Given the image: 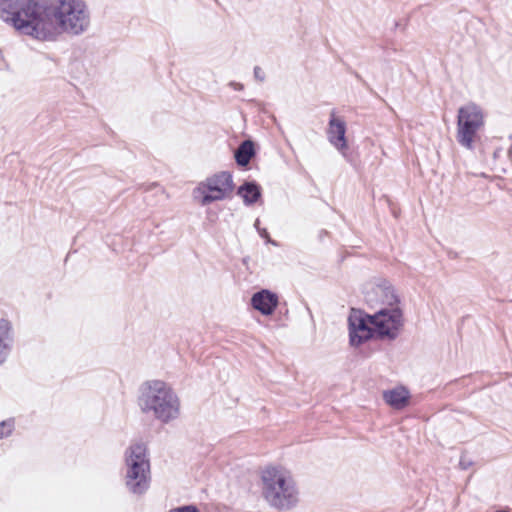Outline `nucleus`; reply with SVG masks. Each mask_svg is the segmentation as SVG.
<instances>
[{
  "label": "nucleus",
  "instance_id": "obj_2",
  "mask_svg": "<svg viewBox=\"0 0 512 512\" xmlns=\"http://www.w3.org/2000/svg\"><path fill=\"white\" fill-rule=\"evenodd\" d=\"M46 23L49 35L44 41H55L61 34L80 36L90 28L91 16L85 0H48Z\"/></svg>",
  "mask_w": 512,
  "mask_h": 512
},
{
  "label": "nucleus",
  "instance_id": "obj_24",
  "mask_svg": "<svg viewBox=\"0 0 512 512\" xmlns=\"http://www.w3.org/2000/svg\"><path fill=\"white\" fill-rule=\"evenodd\" d=\"M494 512H512L510 509L506 508V509H498V510H495Z\"/></svg>",
  "mask_w": 512,
  "mask_h": 512
},
{
  "label": "nucleus",
  "instance_id": "obj_7",
  "mask_svg": "<svg viewBox=\"0 0 512 512\" xmlns=\"http://www.w3.org/2000/svg\"><path fill=\"white\" fill-rule=\"evenodd\" d=\"M482 126H484V115L480 106L473 102L461 106L457 114L456 140L458 144L473 151L475 142L480 141L478 131Z\"/></svg>",
  "mask_w": 512,
  "mask_h": 512
},
{
  "label": "nucleus",
  "instance_id": "obj_13",
  "mask_svg": "<svg viewBox=\"0 0 512 512\" xmlns=\"http://www.w3.org/2000/svg\"><path fill=\"white\" fill-rule=\"evenodd\" d=\"M410 398V391L403 385L383 391V400L385 403L396 410L406 408L410 403Z\"/></svg>",
  "mask_w": 512,
  "mask_h": 512
},
{
  "label": "nucleus",
  "instance_id": "obj_6",
  "mask_svg": "<svg viewBox=\"0 0 512 512\" xmlns=\"http://www.w3.org/2000/svg\"><path fill=\"white\" fill-rule=\"evenodd\" d=\"M235 188L230 171L217 172L199 182L192 190V198L201 206L224 200Z\"/></svg>",
  "mask_w": 512,
  "mask_h": 512
},
{
  "label": "nucleus",
  "instance_id": "obj_17",
  "mask_svg": "<svg viewBox=\"0 0 512 512\" xmlns=\"http://www.w3.org/2000/svg\"><path fill=\"white\" fill-rule=\"evenodd\" d=\"M15 430V418L10 417L0 422V439L7 438L12 435Z\"/></svg>",
  "mask_w": 512,
  "mask_h": 512
},
{
  "label": "nucleus",
  "instance_id": "obj_10",
  "mask_svg": "<svg viewBox=\"0 0 512 512\" xmlns=\"http://www.w3.org/2000/svg\"><path fill=\"white\" fill-rule=\"evenodd\" d=\"M367 304L374 308L376 305L380 307H396L399 306L400 297L396 293L393 285L386 279H381L378 283L371 287L365 295Z\"/></svg>",
  "mask_w": 512,
  "mask_h": 512
},
{
  "label": "nucleus",
  "instance_id": "obj_26",
  "mask_svg": "<svg viewBox=\"0 0 512 512\" xmlns=\"http://www.w3.org/2000/svg\"><path fill=\"white\" fill-rule=\"evenodd\" d=\"M399 23L395 22V28H398Z\"/></svg>",
  "mask_w": 512,
  "mask_h": 512
},
{
  "label": "nucleus",
  "instance_id": "obj_4",
  "mask_svg": "<svg viewBox=\"0 0 512 512\" xmlns=\"http://www.w3.org/2000/svg\"><path fill=\"white\" fill-rule=\"evenodd\" d=\"M262 495L268 504L278 510H289L298 503L294 479L279 467L268 466L261 471Z\"/></svg>",
  "mask_w": 512,
  "mask_h": 512
},
{
  "label": "nucleus",
  "instance_id": "obj_19",
  "mask_svg": "<svg viewBox=\"0 0 512 512\" xmlns=\"http://www.w3.org/2000/svg\"><path fill=\"white\" fill-rule=\"evenodd\" d=\"M168 512H200L199 508L194 504L183 505L177 508H173Z\"/></svg>",
  "mask_w": 512,
  "mask_h": 512
},
{
  "label": "nucleus",
  "instance_id": "obj_9",
  "mask_svg": "<svg viewBox=\"0 0 512 512\" xmlns=\"http://www.w3.org/2000/svg\"><path fill=\"white\" fill-rule=\"evenodd\" d=\"M373 319V313H367L360 308L350 309L347 322L349 344L352 347H360L370 340H376Z\"/></svg>",
  "mask_w": 512,
  "mask_h": 512
},
{
  "label": "nucleus",
  "instance_id": "obj_21",
  "mask_svg": "<svg viewBox=\"0 0 512 512\" xmlns=\"http://www.w3.org/2000/svg\"><path fill=\"white\" fill-rule=\"evenodd\" d=\"M354 77L357 79L358 82H360L368 91L372 92V88L368 84V82L363 79V77L356 71L353 72Z\"/></svg>",
  "mask_w": 512,
  "mask_h": 512
},
{
  "label": "nucleus",
  "instance_id": "obj_5",
  "mask_svg": "<svg viewBox=\"0 0 512 512\" xmlns=\"http://www.w3.org/2000/svg\"><path fill=\"white\" fill-rule=\"evenodd\" d=\"M125 484L135 495L144 494L150 487L151 471L147 448L143 443L129 446L125 451Z\"/></svg>",
  "mask_w": 512,
  "mask_h": 512
},
{
  "label": "nucleus",
  "instance_id": "obj_14",
  "mask_svg": "<svg viewBox=\"0 0 512 512\" xmlns=\"http://www.w3.org/2000/svg\"><path fill=\"white\" fill-rule=\"evenodd\" d=\"M237 196L241 197L244 205L252 206L262 198V187L255 180H246L237 187Z\"/></svg>",
  "mask_w": 512,
  "mask_h": 512
},
{
  "label": "nucleus",
  "instance_id": "obj_20",
  "mask_svg": "<svg viewBox=\"0 0 512 512\" xmlns=\"http://www.w3.org/2000/svg\"><path fill=\"white\" fill-rule=\"evenodd\" d=\"M473 464H474V462H473L470 458H468V457L466 456V454H464V453H463V454L460 456V460H459V468H460L461 470H468V469H469Z\"/></svg>",
  "mask_w": 512,
  "mask_h": 512
},
{
  "label": "nucleus",
  "instance_id": "obj_25",
  "mask_svg": "<svg viewBox=\"0 0 512 512\" xmlns=\"http://www.w3.org/2000/svg\"><path fill=\"white\" fill-rule=\"evenodd\" d=\"M259 224H260V220H259V219H256V221H255V223H254V226H255V228H256V229H257V228H261V227L259 226Z\"/></svg>",
  "mask_w": 512,
  "mask_h": 512
},
{
  "label": "nucleus",
  "instance_id": "obj_22",
  "mask_svg": "<svg viewBox=\"0 0 512 512\" xmlns=\"http://www.w3.org/2000/svg\"><path fill=\"white\" fill-rule=\"evenodd\" d=\"M253 72H254V77L257 80H259L260 82H263L265 80V74L259 66H255Z\"/></svg>",
  "mask_w": 512,
  "mask_h": 512
},
{
  "label": "nucleus",
  "instance_id": "obj_16",
  "mask_svg": "<svg viewBox=\"0 0 512 512\" xmlns=\"http://www.w3.org/2000/svg\"><path fill=\"white\" fill-rule=\"evenodd\" d=\"M13 345V327L9 320L0 319V365H2Z\"/></svg>",
  "mask_w": 512,
  "mask_h": 512
},
{
  "label": "nucleus",
  "instance_id": "obj_3",
  "mask_svg": "<svg viewBox=\"0 0 512 512\" xmlns=\"http://www.w3.org/2000/svg\"><path fill=\"white\" fill-rule=\"evenodd\" d=\"M137 405L143 414H151L162 424L180 416V399L172 386L163 380L144 381L138 389Z\"/></svg>",
  "mask_w": 512,
  "mask_h": 512
},
{
  "label": "nucleus",
  "instance_id": "obj_18",
  "mask_svg": "<svg viewBox=\"0 0 512 512\" xmlns=\"http://www.w3.org/2000/svg\"><path fill=\"white\" fill-rule=\"evenodd\" d=\"M257 232L259 236L265 241L266 244H271L276 247L279 246V243L270 237L269 232L267 231L266 228H257Z\"/></svg>",
  "mask_w": 512,
  "mask_h": 512
},
{
  "label": "nucleus",
  "instance_id": "obj_8",
  "mask_svg": "<svg viewBox=\"0 0 512 512\" xmlns=\"http://www.w3.org/2000/svg\"><path fill=\"white\" fill-rule=\"evenodd\" d=\"M376 340L394 341L400 335L404 324L403 311L399 306L380 307L373 313Z\"/></svg>",
  "mask_w": 512,
  "mask_h": 512
},
{
  "label": "nucleus",
  "instance_id": "obj_12",
  "mask_svg": "<svg viewBox=\"0 0 512 512\" xmlns=\"http://www.w3.org/2000/svg\"><path fill=\"white\" fill-rule=\"evenodd\" d=\"M252 308L263 316L272 315L279 305L278 294L269 289H260L250 299Z\"/></svg>",
  "mask_w": 512,
  "mask_h": 512
},
{
  "label": "nucleus",
  "instance_id": "obj_23",
  "mask_svg": "<svg viewBox=\"0 0 512 512\" xmlns=\"http://www.w3.org/2000/svg\"><path fill=\"white\" fill-rule=\"evenodd\" d=\"M228 85L235 91H242L244 89V85L236 81H230Z\"/></svg>",
  "mask_w": 512,
  "mask_h": 512
},
{
  "label": "nucleus",
  "instance_id": "obj_11",
  "mask_svg": "<svg viewBox=\"0 0 512 512\" xmlns=\"http://www.w3.org/2000/svg\"><path fill=\"white\" fill-rule=\"evenodd\" d=\"M347 125L346 122L340 118L335 116L334 113L331 114V117L328 122L327 129V138L332 146H334L341 155L347 159L351 160V155L348 152V141L346 137Z\"/></svg>",
  "mask_w": 512,
  "mask_h": 512
},
{
  "label": "nucleus",
  "instance_id": "obj_1",
  "mask_svg": "<svg viewBox=\"0 0 512 512\" xmlns=\"http://www.w3.org/2000/svg\"><path fill=\"white\" fill-rule=\"evenodd\" d=\"M48 0H0V17L18 33L44 41L49 35Z\"/></svg>",
  "mask_w": 512,
  "mask_h": 512
},
{
  "label": "nucleus",
  "instance_id": "obj_15",
  "mask_svg": "<svg viewBox=\"0 0 512 512\" xmlns=\"http://www.w3.org/2000/svg\"><path fill=\"white\" fill-rule=\"evenodd\" d=\"M257 155V146L252 139L243 140L234 152V160L238 167L248 169L250 161Z\"/></svg>",
  "mask_w": 512,
  "mask_h": 512
}]
</instances>
